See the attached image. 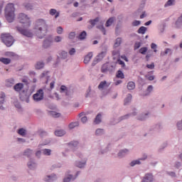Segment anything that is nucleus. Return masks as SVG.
Here are the masks:
<instances>
[{"label":"nucleus","instance_id":"nucleus-1","mask_svg":"<svg viewBox=\"0 0 182 182\" xmlns=\"http://www.w3.org/2000/svg\"><path fill=\"white\" fill-rule=\"evenodd\" d=\"M36 29L37 36L39 38L42 39L48 32V26L43 19H38L36 22Z\"/></svg>","mask_w":182,"mask_h":182},{"label":"nucleus","instance_id":"nucleus-2","mask_svg":"<svg viewBox=\"0 0 182 182\" xmlns=\"http://www.w3.org/2000/svg\"><path fill=\"white\" fill-rule=\"evenodd\" d=\"M5 17L9 23H12L15 18V8L13 4H8L5 8Z\"/></svg>","mask_w":182,"mask_h":182},{"label":"nucleus","instance_id":"nucleus-3","mask_svg":"<svg viewBox=\"0 0 182 182\" xmlns=\"http://www.w3.org/2000/svg\"><path fill=\"white\" fill-rule=\"evenodd\" d=\"M2 42L7 46L11 47L14 42V38L9 33H2L1 35Z\"/></svg>","mask_w":182,"mask_h":182},{"label":"nucleus","instance_id":"nucleus-4","mask_svg":"<svg viewBox=\"0 0 182 182\" xmlns=\"http://www.w3.org/2000/svg\"><path fill=\"white\" fill-rule=\"evenodd\" d=\"M18 20L21 23L25 24V27H29L31 23H30V19L29 18L24 14H20L18 16Z\"/></svg>","mask_w":182,"mask_h":182},{"label":"nucleus","instance_id":"nucleus-5","mask_svg":"<svg viewBox=\"0 0 182 182\" xmlns=\"http://www.w3.org/2000/svg\"><path fill=\"white\" fill-rule=\"evenodd\" d=\"M35 102H40L44 98V92L43 90H38L36 94L33 95Z\"/></svg>","mask_w":182,"mask_h":182},{"label":"nucleus","instance_id":"nucleus-6","mask_svg":"<svg viewBox=\"0 0 182 182\" xmlns=\"http://www.w3.org/2000/svg\"><path fill=\"white\" fill-rule=\"evenodd\" d=\"M18 31L23 36H26L28 38H32L33 37V33L30 32L27 29L22 28L21 27H17Z\"/></svg>","mask_w":182,"mask_h":182},{"label":"nucleus","instance_id":"nucleus-7","mask_svg":"<svg viewBox=\"0 0 182 182\" xmlns=\"http://www.w3.org/2000/svg\"><path fill=\"white\" fill-rule=\"evenodd\" d=\"M154 176L151 173H146L141 182H154Z\"/></svg>","mask_w":182,"mask_h":182},{"label":"nucleus","instance_id":"nucleus-8","mask_svg":"<svg viewBox=\"0 0 182 182\" xmlns=\"http://www.w3.org/2000/svg\"><path fill=\"white\" fill-rule=\"evenodd\" d=\"M53 43V40L52 37H48L43 43V48H49L52 43Z\"/></svg>","mask_w":182,"mask_h":182},{"label":"nucleus","instance_id":"nucleus-9","mask_svg":"<svg viewBox=\"0 0 182 182\" xmlns=\"http://www.w3.org/2000/svg\"><path fill=\"white\" fill-rule=\"evenodd\" d=\"M92 57H93L92 53V52L88 53L84 58V60H83L84 63L88 64L91 60V59L92 58Z\"/></svg>","mask_w":182,"mask_h":182},{"label":"nucleus","instance_id":"nucleus-10","mask_svg":"<svg viewBox=\"0 0 182 182\" xmlns=\"http://www.w3.org/2000/svg\"><path fill=\"white\" fill-rule=\"evenodd\" d=\"M107 55V50L102 51L97 55L96 60L97 62L101 61Z\"/></svg>","mask_w":182,"mask_h":182},{"label":"nucleus","instance_id":"nucleus-11","mask_svg":"<svg viewBox=\"0 0 182 182\" xmlns=\"http://www.w3.org/2000/svg\"><path fill=\"white\" fill-rule=\"evenodd\" d=\"M109 86V84H107L106 80L101 81L100 83L98 85V89L102 90L105 87H108Z\"/></svg>","mask_w":182,"mask_h":182},{"label":"nucleus","instance_id":"nucleus-12","mask_svg":"<svg viewBox=\"0 0 182 182\" xmlns=\"http://www.w3.org/2000/svg\"><path fill=\"white\" fill-rule=\"evenodd\" d=\"M23 88V84L21 82L16 83L14 87V90L16 92H20Z\"/></svg>","mask_w":182,"mask_h":182},{"label":"nucleus","instance_id":"nucleus-13","mask_svg":"<svg viewBox=\"0 0 182 182\" xmlns=\"http://www.w3.org/2000/svg\"><path fill=\"white\" fill-rule=\"evenodd\" d=\"M50 15L52 16L55 15V18H58L60 16V13L58 12L56 9H52L50 10Z\"/></svg>","mask_w":182,"mask_h":182},{"label":"nucleus","instance_id":"nucleus-14","mask_svg":"<svg viewBox=\"0 0 182 182\" xmlns=\"http://www.w3.org/2000/svg\"><path fill=\"white\" fill-rule=\"evenodd\" d=\"M109 65L108 63L103 64L101 68V73H106L107 71H109Z\"/></svg>","mask_w":182,"mask_h":182},{"label":"nucleus","instance_id":"nucleus-15","mask_svg":"<svg viewBox=\"0 0 182 182\" xmlns=\"http://www.w3.org/2000/svg\"><path fill=\"white\" fill-rule=\"evenodd\" d=\"M136 87L135 82L133 81H130L127 83V89L129 90H133Z\"/></svg>","mask_w":182,"mask_h":182},{"label":"nucleus","instance_id":"nucleus-16","mask_svg":"<svg viewBox=\"0 0 182 182\" xmlns=\"http://www.w3.org/2000/svg\"><path fill=\"white\" fill-rule=\"evenodd\" d=\"M146 31H147V28H146V27H145V26H141V27L138 29L137 33H138L139 34L144 35V34L146 33Z\"/></svg>","mask_w":182,"mask_h":182},{"label":"nucleus","instance_id":"nucleus-17","mask_svg":"<svg viewBox=\"0 0 182 182\" xmlns=\"http://www.w3.org/2000/svg\"><path fill=\"white\" fill-rule=\"evenodd\" d=\"M0 62L4 65H9L11 63V59L7 58H0Z\"/></svg>","mask_w":182,"mask_h":182},{"label":"nucleus","instance_id":"nucleus-18","mask_svg":"<svg viewBox=\"0 0 182 182\" xmlns=\"http://www.w3.org/2000/svg\"><path fill=\"white\" fill-rule=\"evenodd\" d=\"M132 99V94H128L127 96V98H125V100H124V105H127L128 103L131 102Z\"/></svg>","mask_w":182,"mask_h":182},{"label":"nucleus","instance_id":"nucleus-19","mask_svg":"<svg viewBox=\"0 0 182 182\" xmlns=\"http://www.w3.org/2000/svg\"><path fill=\"white\" fill-rule=\"evenodd\" d=\"M114 17L109 18L107 21V22H106V23H105V26H106V27H109V26H111L112 25V23H114Z\"/></svg>","mask_w":182,"mask_h":182},{"label":"nucleus","instance_id":"nucleus-20","mask_svg":"<svg viewBox=\"0 0 182 182\" xmlns=\"http://www.w3.org/2000/svg\"><path fill=\"white\" fill-rule=\"evenodd\" d=\"M4 98H5V94L4 92H1V97H0V109H3L4 107H2V104L4 102Z\"/></svg>","mask_w":182,"mask_h":182},{"label":"nucleus","instance_id":"nucleus-21","mask_svg":"<svg viewBox=\"0 0 182 182\" xmlns=\"http://www.w3.org/2000/svg\"><path fill=\"white\" fill-rule=\"evenodd\" d=\"M128 154H129V150L128 149L122 150L121 151L119 152L118 156L123 157L124 156H125Z\"/></svg>","mask_w":182,"mask_h":182},{"label":"nucleus","instance_id":"nucleus-22","mask_svg":"<svg viewBox=\"0 0 182 182\" xmlns=\"http://www.w3.org/2000/svg\"><path fill=\"white\" fill-rule=\"evenodd\" d=\"M101 117H102V115L100 114H98L96 116L95 119L94 123L96 124H100V123L102 122Z\"/></svg>","mask_w":182,"mask_h":182},{"label":"nucleus","instance_id":"nucleus-23","mask_svg":"<svg viewBox=\"0 0 182 182\" xmlns=\"http://www.w3.org/2000/svg\"><path fill=\"white\" fill-rule=\"evenodd\" d=\"M14 78H9L6 80V85L7 87H11L14 84Z\"/></svg>","mask_w":182,"mask_h":182},{"label":"nucleus","instance_id":"nucleus-24","mask_svg":"<svg viewBox=\"0 0 182 182\" xmlns=\"http://www.w3.org/2000/svg\"><path fill=\"white\" fill-rule=\"evenodd\" d=\"M116 77L117 78H120V79H124V74L123 73V72L120 70H119L117 71V73L116 75Z\"/></svg>","mask_w":182,"mask_h":182},{"label":"nucleus","instance_id":"nucleus-25","mask_svg":"<svg viewBox=\"0 0 182 182\" xmlns=\"http://www.w3.org/2000/svg\"><path fill=\"white\" fill-rule=\"evenodd\" d=\"M100 21V18L97 17L95 19L90 20L89 23L91 24L92 26H95L96 23Z\"/></svg>","mask_w":182,"mask_h":182},{"label":"nucleus","instance_id":"nucleus-26","mask_svg":"<svg viewBox=\"0 0 182 182\" xmlns=\"http://www.w3.org/2000/svg\"><path fill=\"white\" fill-rule=\"evenodd\" d=\"M65 134V132L63 131V130H57V131H55V134L57 136H63Z\"/></svg>","mask_w":182,"mask_h":182},{"label":"nucleus","instance_id":"nucleus-27","mask_svg":"<svg viewBox=\"0 0 182 182\" xmlns=\"http://www.w3.org/2000/svg\"><path fill=\"white\" fill-rule=\"evenodd\" d=\"M43 67H44V63H43V62H38V63H36V68L37 70H41V69L43 68Z\"/></svg>","mask_w":182,"mask_h":182},{"label":"nucleus","instance_id":"nucleus-28","mask_svg":"<svg viewBox=\"0 0 182 182\" xmlns=\"http://www.w3.org/2000/svg\"><path fill=\"white\" fill-rule=\"evenodd\" d=\"M148 51V48L147 47H142L139 49V53L141 55H146Z\"/></svg>","mask_w":182,"mask_h":182},{"label":"nucleus","instance_id":"nucleus-29","mask_svg":"<svg viewBox=\"0 0 182 182\" xmlns=\"http://www.w3.org/2000/svg\"><path fill=\"white\" fill-rule=\"evenodd\" d=\"M122 38H117L116 39L115 43H114V47H115V48L119 47V46L122 44Z\"/></svg>","mask_w":182,"mask_h":182},{"label":"nucleus","instance_id":"nucleus-30","mask_svg":"<svg viewBox=\"0 0 182 182\" xmlns=\"http://www.w3.org/2000/svg\"><path fill=\"white\" fill-rule=\"evenodd\" d=\"M60 92L61 93H63V92H65V95H68V88L67 87H65V85H62L60 87Z\"/></svg>","mask_w":182,"mask_h":182},{"label":"nucleus","instance_id":"nucleus-31","mask_svg":"<svg viewBox=\"0 0 182 182\" xmlns=\"http://www.w3.org/2000/svg\"><path fill=\"white\" fill-rule=\"evenodd\" d=\"M87 36V33L85 31H82L81 32V33H80V36H78V38L80 40H84Z\"/></svg>","mask_w":182,"mask_h":182},{"label":"nucleus","instance_id":"nucleus-32","mask_svg":"<svg viewBox=\"0 0 182 182\" xmlns=\"http://www.w3.org/2000/svg\"><path fill=\"white\" fill-rule=\"evenodd\" d=\"M79 126V123L78 122H73L71 124H70V125H68V127L70 128V129H73L76 127Z\"/></svg>","mask_w":182,"mask_h":182},{"label":"nucleus","instance_id":"nucleus-33","mask_svg":"<svg viewBox=\"0 0 182 182\" xmlns=\"http://www.w3.org/2000/svg\"><path fill=\"white\" fill-rule=\"evenodd\" d=\"M174 2H176L175 0H168L164 5L165 8L167 6H171V5L174 4Z\"/></svg>","mask_w":182,"mask_h":182},{"label":"nucleus","instance_id":"nucleus-34","mask_svg":"<svg viewBox=\"0 0 182 182\" xmlns=\"http://www.w3.org/2000/svg\"><path fill=\"white\" fill-rule=\"evenodd\" d=\"M50 114L52 117H55V118H58V117H60V113H57V112H50Z\"/></svg>","mask_w":182,"mask_h":182},{"label":"nucleus","instance_id":"nucleus-35","mask_svg":"<svg viewBox=\"0 0 182 182\" xmlns=\"http://www.w3.org/2000/svg\"><path fill=\"white\" fill-rule=\"evenodd\" d=\"M60 55L61 58H63V59H66L67 57H68V53L65 52V51H62V52L60 53Z\"/></svg>","mask_w":182,"mask_h":182},{"label":"nucleus","instance_id":"nucleus-36","mask_svg":"<svg viewBox=\"0 0 182 182\" xmlns=\"http://www.w3.org/2000/svg\"><path fill=\"white\" fill-rule=\"evenodd\" d=\"M75 178H73L72 175L68 176L67 178H64V182H70L71 180H74Z\"/></svg>","mask_w":182,"mask_h":182},{"label":"nucleus","instance_id":"nucleus-37","mask_svg":"<svg viewBox=\"0 0 182 182\" xmlns=\"http://www.w3.org/2000/svg\"><path fill=\"white\" fill-rule=\"evenodd\" d=\"M151 48L154 50V53H157V49H156L157 48V45L156 43H152L151 44Z\"/></svg>","mask_w":182,"mask_h":182},{"label":"nucleus","instance_id":"nucleus-38","mask_svg":"<svg viewBox=\"0 0 182 182\" xmlns=\"http://www.w3.org/2000/svg\"><path fill=\"white\" fill-rule=\"evenodd\" d=\"M26 131L23 129H20L18 131V133L21 135V136H25L26 135Z\"/></svg>","mask_w":182,"mask_h":182},{"label":"nucleus","instance_id":"nucleus-39","mask_svg":"<svg viewBox=\"0 0 182 182\" xmlns=\"http://www.w3.org/2000/svg\"><path fill=\"white\" fill-rule=\"evenodd\" d=\"M62 37H60V36H55V38H54V42H55V43H60V42H61L62 41Z\"/></svg>","mask_w":182,"mask_h":182},{"label":"nucleus","instance_id":"nucleus-40","mask_svg":"<svg viewBox=\"0 0 182 182\" xmlns=\"http://www.w3.org/2000/svg\"><path fill=\"white\" fill-rule=\"evenodd\" d=\"M141 164V162H140L139 160H135V161H132V162L130 163V166H134L135 165H136V164Z\"/></svg>","mask_w":182,"mask_h":182},{"label":"nucleus","instance_id":"nucleus-41","mask_svg":"<svg viewBox=\"0 0 182 182\" xmlns=\"http://www.w3.org/2000/svg\"><path fill=\"white\" fill-rule=\"evenodd\" d=\"M146 68H147L148 69H150V70L154 69V68H155V64H154V63H151V64H147V65H146Z\"/></svg>","mask_w":182,"mask_h":182},{"label":"nucleus","instance_id":"nucleus-42","mask_svg":"<svg viewBox=\"0 0 182 182\" xmlns=\"http://www.w3.org/2000/svg\"><path fill=\"white\" fill-rule=\"evenodd\" d=\"M43 154L47 156H50L51 154V150L46 149L43 150Z\"/></svg>","mask_w":182,"mask_h":182},{"label":"nucleus","instance_id":"nucleus-43","mask_svg":"<svg viewBox=\"0 0 182 182\" xmlns=\"http://www.w3.org/2000/svg\"><path fill=\"white\" fill-rule=\"evenodd\" d=\"M103 133H104V130L102 129H97L95 132L96 135H100V134H102Z\"/></svg>","mask_w":182,"mask_h":182},{"label":"nucleus","instance_id":"nucleus-44","mask_svg":"<svg viewBox=\"0 0 182 182\" xmlns=\"http://www.w3.org/2000/svg\"><path fill=\"white\" fill-rule=\"evenodd\" d=\"M32 154V151L30 149H27L24 152V155L27 156H30Z\"/></svg>","mask_w":182,"mask_h":182},{"label":"nucleus","instance_id":"nucleus-45","mask_svg":"<svg viewBox=\"0 0 182 182\" xmlns=\"http://www.w3.org/2000/svg\"><path fill=\"white\" fill-rule=\"evenodd\" d=\"M47 178H46V181L48 182H51V181H53L55 178V177L51 176H48Z\"/></svg>","mask_w":182,"mask_h":182},{"label":"nucleus","instance_id":"nucleus-46","mask_svg":"<svg viewBox=\"0 0 182 182\" xmlns=\"http://www.w3.org/2000/svg\"><path fill=\"white\" fill-rule=\"evenodd\" d=\"M117 63L120 65H122V68L125 67V63L123 60H122L121 59H118L117 60Z\"/></svg>","mask_w":182,"mask_h":182},{"label":"nucleus","instance_id":"nucleus-47","mask_svg":"<svg viewBox=\"0 0 182 182\" xmlns=\"http://www.w3.org/2000/svg\"><path fill=\"white\" fill-rule=\"evenodd\" d=\"M63 32V28L61 26L58 27L57 28V33L59 35H61Z\"/></svg>","mask_w":182,"mask_h":182},{"label":"nucleus","instance_id":"nucleus-48","mask_svg":"<svg viewBox=\"0 0 182 182\" xmlns=\"http://www.w3.org/2000/svg\"><path fill=\"white\" fill-rule=\"evenodd\" d=\"M98 28L102 32L103 35H106V30L103 26H100Z\"/></svg>","mask_w":182,"mask_h":182},{"label":"nucleus","instance_id":"nucleus-49","mask_svg":"<svg viewBox=\"0 0 182 182\" xmlns=\"http://www.w3.org/2000/svg\"><path fill=\"white\" fill-rule=\"evenodd\" d=\"M140 47H141V43L140 42L135 43L134 46V50H137Z\"/></svg>","mask_w":182,"mask_h":182},{"label":"nucleus","instance_id":"nucleus-50","mask_svg":"<svg viewBox=\"0 0 182 182\" xmlns=\"http://www.w3.org/2000/svg\"><path fill=\"white\" fill-rule=\"evenodd\" d=\"M176 24V26L182 24V15L178 18Z\"/></svg>","mask_w":182,"mask_h":182},{"label":"nucleus","instance_id":"nucleus-51","mask_svg":"<svg viewBox=\"0 0 182 182\" xmlns=\"http://www.w3.org/2000/svg\"><path fill=\"white\" fill-rule=\"evenodd\" d=\"M141 24V21H134L132 23V26H139Z\"/></svg>","mask_w":182,"mask_h":182},{"label":"nucleus","instance_id":"nucleus-52","mask_svg":"<svg viewBox=\"0 0 182 182\" xmlns=\"http://www.w3.org/2000/svg\"><path fill=\"white\" fill-rule=\"evenodd\" d=\"M112 55L113 56H118V57H119L120 56V53H119V50H113L112 51Z\"/></svg>","mask_w":182,"mask_h":182},{"label":"nucleus","instance_id":"nucleus-53","mask_svg":"<svg viewBox=\"0 0 182 182\" xmlns=\"http://www.w3.org/2000/svg\"><path fill=\"white\" fill-rule=\"evenodd\" d=\"M75 37V32H71L70 33V35H68V38L70 39H73Z\"/></svg>","mask_w":182,"mask_h":182},{"label":"nucleus","instance_id":"nucleus-54","mask_svg":"<svg viewBox=\"0 0 182 182\" xmlns=\"http://www.w3.org/2000/svg\"><path fill=\"white\" fill-rule=\"evenodd\" d=\"M76 50L74 48H71L70 51H68V53L70 55H73L75 53Z\"/></svg>","mask_w":182,"mask_h":182},{"label":"nucleus","instance_id":"nucleus-55","mask_svg":"<svg viewBox=\"0 0 182 182\" xmlns=\"http://www.w3.org/2000/svg\"><path fill=\"white\" fill-rule=\"evenodd\" d=\"M146 77L149 80H150V81H153V80H154V79H155V76L154 75H146Z\"/></svg>","mask_w":182,"mask_h":182},{"label":"nucleus","instance_id":"nucleus-56","mask_svg":"<svg viewBox=\"0 0 182 182\" xmlns=\"http://www.w3.org/2000/svg\"><path fill=\"white\" fill-rule=\"evenodd\" d=\"M85 164H86V162H83V163L79 162V163H77V166L80 168H82L85 166Z\"/></svg>","mask_w":182,"mask_h":182},{"label":"nucleus","instance_id":"nucleus-57","mask_svg":"<svg viewBox=\"0 0 182 182\" xmlns=\"http://www.w3.org/2000/svg\"><path fill=\"white\" fill-rule=\"evenodd\" d=\"M25 8L26 9H28V10L33 9V6L31 5L30 4H25Z\"/></svg>","mask_w":182,"mask_h":182},{"label":"nucleus","instance_id":"nucleus-58","mask_svg":"<svg viewBox=\"0 0 182 182\" xmlns=\"http://www.w3.org/2000/svg\"><path fill=\"white\" fill-rule=\"evenodd\" d=\"M154 90V87L153 85H149V87H147V92L149 93H151Z\"/></svg>","mask_w":182,"mask_h":182},{"label":"nucleus","instance_id":"nucleus-59","mask_svg":"<svg viewBox=\"0 0 182 182\" xmlns=\"http://www.w3.org/2000/svg\"><path fill=\"white\" fill-rule=\"evenodd\" d=\"M121 58H122V60H124V61H126V62H129L128 58L126 56V55H122L121 56Z\"/></svg>","mask_w":182,"mask_h":182},{"label":"nucleus","instance_id":"nucleus-60","mask_svg":"<svg viewBox=\"0 0 182 182\" xmlns=\"http://www.w3.org/2000/svg\"><path fill=\"white\" fill-rule=\"evenodd\" d=\"M177 127L179 130H181L182 129V120H181V122H178L177 124Z\"/></svg>","mask_w":182,"mask_h":182},{"label":"nucleus","instance_id":"nucleus-61","mask_svg":"<svg viewBox=\"0 0 182 182\" xmlns=\"http://www.w3.org/2000/svg\"><path fill=\"white\" fill-rule=\"evenodd\" d=\"M87 121V117H83L81 118V122L84 124V123H86Z\"/></svg>","mask_w":182,"mask_h":182},{"label":"nucleus","instance_id":"nucleus-62","mask_svg":"<svg viewBox=\"0 0 182 182\" xmlns=\"http://www.w3.org/2000/svg\"><path fill=\"white\" fill-rule=\"evenodd\" d=\"M39 134L41 136H43V135H46L47 133L46 132H43V131H40L39 132Z\"/></svg>","mask_w":182,"mask_h":182},{"label":"nucleus","instance_id":"nucleus-63","mask_svg":"<svg viewBox=\"0 0 182 182\" xmlns=\"http://www.w3.org/2000/svg\"><path fill=\"white\" fill-rule=\"evenodd\" d=\"M32 166H35V164L34 163H31V162H29L28 164V166L30 168H32Z\"/></svg>","mask_w":182,"mask_h":182},{"label":"nucleus","instance_id":"nucleus-64","mask_svg":"<svg viewBox=\"0 0 182 182\" xmlns=\"http://www.w3.org/2000/svg\"><path fill=\"white\" fill-rule=\"evenodd\" d=\"M70 144H71L73 146H77L78 142L77 141H74V142H73V143H71Z\"/></svg>","mask_w":182,"mask_h":182}]
</instances>
